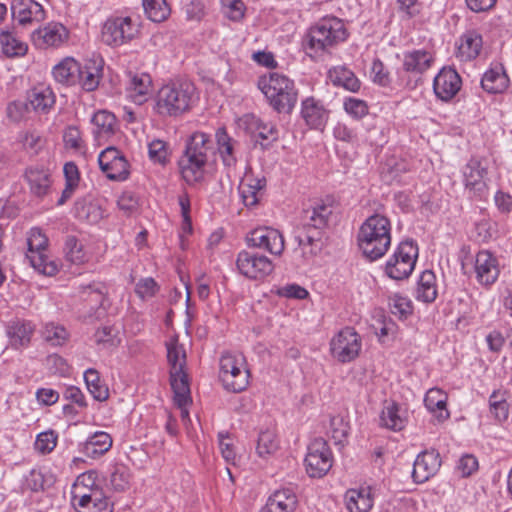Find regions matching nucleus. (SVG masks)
<instances>
[{
  "instance_id": "nucleus-1",
  "label": "nucleus",
  "mask_w": 512,
  "mask_h": 512,
  "mask_svg": "<svg viewBox=\"0 0 512 512\" xmlns=\"http://www.w3.org/2000/svg\"><path fill=\"white\" fill-rule=\"evenodd\" d=\"M357 241L365 258L370 261L382 258L391 245L390 220L379 214L368 217L359 229Z\"/></svg>"
},
{
  "instance_id": "nucleus-2",
  "label": "nucleus",
  "mask_w": 512,
  "mask_h": 512,
  "mask_svg": "<svg viewBox=\"0 0 512 512\" xmlns=\"http://www.w3.org/2000/svg\"><path fill=\"white\" fill-rule=\"evenodd\" d=\"M305 214V222L295 239L302 248L304 256H313L322 249L323 230L327 227L332 214V206L321 200L307 209Z\"/></svg>"
},
{
  "instance_id": "nucleus-3",
  "label": "nucleus",
  "mask_w": 512,
  "mask_h": 512,
  "mask_svg": "<svg viewBox=\"0 0 512 512\" xmlns=\"http://www.w3.org/2000/svg\"><path fill=\"white\" fill-rule=\"evenodd\" d=\"M210 149V137L203 132H195L187 140L178 160L180 174L187 184H195L204 178Z\"/></svg>"
},
{
  "instance_id": "nucleus-4",
  "label": "nucleus",
  "mask_w": 512,
  "mask_h": 512,
  "mask_svg": "<svg viewBox=\"0 0 512 512\" xmlns=\"http://www.w3.org/2000/svg\"><path fill=\"white\" fill-rule=\"evenodd\" d=\"M346 38L347 32L342 20L336 17L323 18L307 34L306 53L317 59Z\"/></svg>"
},
{
  "instance_id": "nucleus-5",
  "label": "nucleus",
  "mask_w": 512,
  "mask_h": 512,
  "mask_svg": "<svg viewBox=\"0 0 512 512\" xmlns=\"http://www.w3.org/2000/svg\"><path fill=\"white\" fill-rule=\"evenodd\" d=\"M258 87L278 113H290L298 98L293 80L277 72L259 79Z\"/></svg>"
},
{
  "instance_id": "nucleus-6",
  "label": "nucleus",
  "mask_w": 512,
  "mask_h": 512,
  "mask_svg": "<svg viewBox=\"0 0 512 512\" xmlns=\"http://www.w3.org/2000/svg\"><path fill=\"white\" fill-rule=\"evenodd\" d=\"M195 91L189 82H177L164 85L155 98V110L162 116H178L186 112L191 105Z\"/></svg>"
},
{
  "instance_id": "nucleus-7",
  "label": "nucleus",
  "mask_w": 512,
  "mask_h": 512,
  "mask_svg": "<svg viewBox=\"0 0 512 512\" xmlns=\"http://www.w3.org/2000/svg\"><path fill=\"white\" fill-rule=\"evenodd\" d=\"M250 372L241 353L225 352L220 358V380L230 392L239 393L249 385Z\"/></svg>"
},
{
  "instance_id": "nucleus-8",
  "label": "nucleus",
  "mask_w": 512,
  "mask_h": 512,
  "mask_svg": "<svg viewBox=\"0 0 512 512\" xmlns=\"http://www.w3.org/2000/svg\"><path fill=\"white\" fill-rule=\"evenodd\" d=\"M418 252V246L412 240L402 241L386 262V275L394 280L408 278L415 268Z\"/></svg>"
},
{
  "instance_id": "nucleus-9",
  "label": "nucleus",
  "mask_w": 512,
  "mask_h": 512,
  "mask_svg": "<svg viewBox=\"0 0 512 512\" xmlns=\"http://www.w3.org/2000/svg\"><path fill=\"white\" fill-rule=\"evenodd\" d=\"M28 252L26 258L31 266L39 273L47 276H53L57 273V265L48 259L46 248L48 238L39 228H32L27 237Z\"/></svg>"
},
{
  "instance_id": "nucleus-10",
  "label": "nucleus",
  "mask_w": 512,
  "mask_h": 512,
  "mask_svg": "<svg viewBox=\"0 0 512 512\" xmlns=\"http://www.w3.org/2000/svg\"><path fill=\"white\" fill-rule=\"evenodd\" d=\"M139 33V25L129 16H115L108 18L102 27V41L118 47L133 40Z\"/></svg>"
},
{
  "instance_id": "nucleus-11",
  "label": "nucleus",
  "mask_w": 512,
  "mask_h": 512,
  "mask_svg": "<svg viewBox=\"0 0 512 512\" xmlns=\"http://www.w3.org/2000/svg\"><path fill=\"white\" fill-rule=\"evenodd\" d=\"M362 338L352 327H345L330 340V353L341 363L351 362L359 356Z\"/></svg>"
},
{
  "instance_id": "nucleus-12",
  "label": "nucleus",
  "mask_w": 512,
  "mask_h": 512,
  "mask_svg": "<svg viewBox=\"0 0 512 512\" xmlns=\"http://www.w3.org/2000/svg\"><path fill=\"white\" fill-rule=\"evenodd\" d=\"M463 181L465 189L471 198L484 200L488 197L489 187L486 176L487 167L478 158H471L463 167Z\"/></svg>"
},
{
  "instance_id": "nucleus-13",
  "label": "nucleus",
  "mask_w": 512,
  "mask_h": 512,
  "mask_svg": "<svg viewBox=\"0 0 512 512\" xmlns=\"http://www.w3.org/2000/svg\"><path fill=\"white\" fill-rule=\"evenodd\" d=\"M238 271L251 280H263L274 271L273 262L265 255L242 250L236 259Z\"/></svg>"
},
{
  "instance_id": "nucleus-14",
  "label": "nucleus",
  "mask_w": 512,
  "mask_h": 512,
  "mask_svg": "<svg viewBox=\"0 0 512 512\" xmlns=\"http://www.w3.org/2000/svg\"><path fill=\"white\" fill-rule=\"evenodd\" d=\"M305 466L308 475L312 478L323 477L332 467V453L322 438L315 439L308 446Z\"/></svg>"
},
{
  "instance_id": "nucleus-15",
  "label": "nucleus",
  "mask_w": 512,
  "mask_h": 512,
  "mask_svg": "<svg viewBox=\"0 0 512 512\" xmlns=\"http://www.w3.org/2000/svg\"><path fill=\"white\" fill-rule=\"evenodd\" d=\"M101 171L113 181H124L129 176V163L115 147H107L98 156Z\"/></svg>"
},
{
  "instance_id": "nucleus-16",
  "label": "nucleus",
  "mask_w": 512,
  "mask_h": 512,
  "mask_svg": "<svg viewBox=\"0 0 512 512\" xmlns=\"http://www.w3.org/2000/svg\"><path fill=\"white\" fill-rule=\"evenodd\" d=\"M248 246L265 250L272 255L280 256L285 248L283 235L271 227L253 229L246 237Z\"/></svg>"
},
{
  "instance_id": "nucleus-17",
  "label": "nucleus",
  "mask_w": 512,
  "mask_h": 512,
  "mask_svg": "<svg viewBox=\"0 0 512 512\" xmlns=\"http://www.w3.org/2000/svg\"><path fill=\"white\" fill-rule=\"evenodd\" d=\"M462 86V80L457 71L453 68L440 70L433 81V90L437 98L442 101H449L456 96Z\"/></svg>"
},
{
  "instance_id": "nucleus-18",
  "label": "nucleus",
  "mask_w": 512,
  "mask_h": 512,
  "mask_svg": "<svg viewBox=\"0 0 512 512\" xmlns=\"http://www.w3.org/2000/svg\"><path fill=\"white\" fill-rule=\"evenodd\" d=\"M440 466L441 459L437 451L421 452L414 461L412 478L416 483H424L438 472Z\"/></svg>"
},
{
  "instance_id": "nucleus-19",
  "label": "nucleus",
  "mask_w": 512,
  "mask_h": 512,
  "mask_svg": "<svg viewBox=\"0 0 512 512\" xmlns=\"http://www.w3.org/2000/svg\"><path fill=\"white\" fill-rule=\"evenodd\" d=\"M474 268L478 282L485 286L492 285L500 274L498 260L488 250H481L477 253Z\"/></svg>"
},
{
  "instance_id": "nucleus-20",
  "label": "nucleus",
  "mask_w": 512,
  "mask_h": 512,
  "mask_svg": "<svg viewBox=\"0 0 512 512\" xmlns=\"http://www.w3.org/2000/svg\"><path fill=\"white\" fill-rule=\"evenodd\" d=\"M127 97L137 105L145 103L152 94V79L146 73H131L127 75Z\"/></svg>"
},
{
  "instance_id": "nucleus-21",
  "label": "nucleus",
  "mask_w": 512,
  "mask_h": 512,
  "mask_svg": "<svg viewBox=\"0 0 512 512\" xmlns=\"http://www.w3.org/2000/svg\"><path fill=\"white\" fill-rule=\"evenodd\" d=\"M11 12L19 24L26 25L33 21H42L45 11L42 5L35 0H14L11 3Z\"/></svg>"
},
{
  "instance_id": "nucleus-22",
  "label": "nucleus",
  "mask_w": 512,
  "mask_h": 512,
  "mask_svg": "<svg viewBox=\"0 0 512 512\" xmlns=\"http://www.w3.org/2000/svg\"><path fill=\"white\" fill-rule=\"evenodd\" d=\"M68 37L66 28L59 23H50L32 33V42L38 48L59 46Z\"/></svg>"
},
{
  "instance_id": "nucleus-23",
  "label": "nucleus",
  "mask_w": 512,
  "mask_h": 512,
  "mask_svg": "<svg viewBox=\"0 0 512 512\" xmlns=\"http://www.w3.org/2000/svg\"><path fill=\"white\" fill-rule=\"evenodd\" d=\"M112 443V437L107 432L97 431L80 444V452L86 457L96 459L108 452Z\"/></svg>"
},
{
  "instance_id": "nucleus-24",
  "label": "nucleus",
  "mask_w": 512,
  "mask_h": 512,
  "mask_svg": "<svg viewBox=\"0 0 512 512\" xmlns=\"http://www.w3.org/2000/svg\"><path fill=\"white\" fill-rule=\"evenodd\" d=\"M25 179L29 184L30 191L37 197L48 194L52 184L49 170L39 166L28 167L25 171Z\"/></svg>"
},
{
  "instance_id": "nucleus-25",
  "label": "nucleus",
  "mask_w": 512,
  "mask_h": 512,
  "mask_svg": "<svg viewBox=\"0 0 512 512\" xmlns=\"http://www.w3.org/2000/svg\"><path fill=\"white\" fill-rule=\"evenodd\" d=\"M245 123L247 130L261 140L263 148L278 140V130L274 124L266 123L255 116H246Z\"/></svg>"
},
{
  "instance_id": "nucleus-26",
  "label": "nucleus",
  "mask_w": 512,
  "mask_h": 512,
  "mask_svg": "<svg viewBox=\"0 0 512 512\" xmlns=\"http://www.w3.org/2000/svg\"><path fill=\"white\" fill-rule=\"evenodd\" d=\"M217 150L226 168H234L237 164L236 147L238 142L228 135L224 127L218 128L215 134Z\"/></svg>"
},
{
  "instance_id": "nucleus-27",
  "label": "nucleus",
  "mask_w": 512,
  "mask_h": 512,
  "mask_svg": "<svg viewBox=\"0 0 512 512\" xmlns=\"http://www.w3.org/2000/svg\"><path fill=\"white\" fill-rule=\"evenodd\" d=\"M482 88L488 93H503L509 86V78L501 64L492 66L481 79Z\"/></svg>"
},
{
  "instance_id": "nucleus-28",
  "label": "nucleus",
  "mask_w": 512,
  "mask_h": 512,
  "mask_svg": "<svg viewBox=\"0 0 512 512\" xmlns=\"http://www.w3.org/2000/svg\"><path fill=\"white\" fill-rule=\"evenodd\" d=\"M301 115L306 124L315 129L324 126L328 118L324 106L313 97H308L302 101Z\"/></svg>"
},
{
  "instance_id": "nucleus-29",
  "label": "nucleus",
  "mask_w": 512,
  "mask_h": 512,
  "mask_svg": "<svg viewBox=\"0 0 512 512\" xmlns=\"http://www.w3.org/2000/svg\"><path fill=\"white\" fill-rule=\"evenodd\" d=\"M433 56L426 50H413L404 53L403 69L408 73L422 74L433 63Z\"/></svg>"
},
{
  "instance_id": "nucleus-30",
  "label": "nucleus",
  "mask_w": 512,
  "mask_h": 512,
  "mask_svg": "<svg viewBox=\"0 0 512 512\" xmlns=\"http://www.w3.org/2000/svg\"><path fill=\"white\" fill-rule=\"evenodd\" d=\"M349 512H369L373 506V497L369 487L349 489L345 494Z\"/></svg>"
},
{
  "instance_id": "nucleus-31",
  "label": "nucleus",
  "mask_w": 512,
  "mask_h": 512,
  "mask_svg": "<svg viewBox=\"0 0 512 512\" xmlns=\"http://www.w3.org/2000/svg\"><path fill=\"white\" fill-rule=\"evenodd\" d=\"M102 69V60H88L84 65L80 64V77L77 84L86 91H94L100 83Z\"/></svg>"
},
{
  "instance_id": "nucleus-32",
  "label": "nucleus",
  "mask_w": 512,
  "mask_h": 512,
  "mask_svg": "<svg viewBox=\"0 0 512 512\" xmlns=\"http://www.w3.org/2000/svg\"><path fill=\"white\" fill-rule=\"evenodd\" d=\"M91 121L94 125L93 135L98 141L107 140L116 131V117L106 110L96 112Z\"/></svg>"
},
{
  "instance_id": "nucleus-33",
  "label": "nucleus",
  "mask_w": 512,
  "mask_h": 512,
  "mask_svg": "<svg viewBox=\"0 0 512 512\" xmlns=\"http://www.w3.org/2000/svg\"><path fill=\"white\" fill-rule=\"evenodd\" d=\"M447 395L439 388H431L427 391L424 404L426 408L433 413L439 422L449 418V411L446 407Z\"/></svg>"
},
{
  "instance_id": "nucleus-34",
  "label": "nucleus",
  "mask_w": 512,
  "mask_h": 512,
  "mask_svg": "<svg viewBox=\"0 0 512 512\" xmlns=\"http://www.w3.org/2000/svg\"><path fill=\"white\" fill-rule=\"evenodd\" d=\"M170 384L174 392V402L177 406L191 403L188 377L184 370L170 371Z\"/></svg>"
},
{
  "instance_id": "nucleus-35",
  "label": "nucleus",
  "mask_w": 512,
  "mask_h": 512,
  "mask_svg": "<svg viewBox=\"0 0 512 512\" xmlns=\"http://www.w3.org/2000/svg\"><path fill=\"white\" fill-rule=\"evenodd\" d=\"M96 491H102V489L95 484L94 473H84L77 477L76 482L72 489V504L77 506L79 502H82V495L85 497H94Z\"/></svg>"
},
{
  "instance_id": "nucleus-36",
  "label": "nucleus",
  "mask_w": 512,
  "mask_h": 512,
  "mask_svg": "<svg viewBox=\"0 0 512 512\" xmlns=\"http://www.w3.org/2000/svg\"><path fill=\"white\" fill-rule=\"evenodd\" d=\"M80 64L73 58H65L53 69V76L59 83L76 85L79 82Z\"/></svg>"
},
{
  "instance_id": "nucleus-37",
  "label": "nucleus",
  "mask_w": 512,
  "mask_h": 512,
  "mask_svg": "<svg viewBox=\"0 0 512 512\" xmlns=\"http://www.w3.org/2000/svg\"><path fill=\"white\" fill-rule=\"evenodd\" d=\"M328 77L335 86H341L348 91L357 92L361 83L355 74L344 66H336L328 71Z\"/></svg>"
},
{
  "instance_id": "nucleus-38",
  "label": "nucleus",
  "mask_w": 512,
  "mask_h": 512,
  "mask_svg": "<svg viewBox=\"0 0 512 512\" xmlns=\"http://www.w3.org/2000/svg\"><path fill=\"white\" fill-rule=\"evenodd\" d=\"M481 48L482 36L477 31L470 30L461 37L458 54L462 60H472L479 55Z\"/></svg>"
},
{
  "instance_id": "nucleus-39",
  "label": "nucleus",
  "mask_w": 512,
  "mask_h": 512,
  "mask_svg": "<svg viewBox=\"0 0 512 512\" xmlns=\"http://www.w3.org/2000/svg\"><path fill=\"white\" fill-rule=\"evenodd\" d=\"M28 101L34 111L47 113L55 104V95L49 87H37L30 92Z\"/></svg>"
},
{
  "instance_id": "nucleus-40",
  "label": "nucleus",
  "mask_w": 512,
  "mask_h": 512,
  "mask_svg": "<svg viewBox=\"0 0 512 512\" xmlns=\"http://www.w3.org/2000/svg\"><path fill=\"white\" fill-rule=\"evenodd\" d=\"M32 332L33 326L30 322L17 320L10 322L7 326V335L11 345L16 348L28 344Z\"/></svg>"
},
{
  "instance_id": "nucleus-41",
  "label": "nucleus",
  "mask_w": 512,
  "mask_h": 512,
  "mask_svg": "<svg viewBox=\"0 0 512 512\" xmlns=\"http://www.w3.org/2000/svg\"><path fill=\"white\" fill-rule=\"evenodd\" d=\"M82 502L75 506L77 512H112L113 506L103 491H96L94 497L81 496Z\"/></svg>"
},
{
  "instance_id": "nucleus-42",
  "label": "nucleus",
  "mask_w": 512,
  "mask_h": 512,
  "mask_svg": "<svg viewBox=\"0 0 512 512\" xmlns=\"http://www.w3.org/2000/svg\"><path fill=\"white\" fill-rule=\"evenodd\" d=\"M416 297L425 303L433 302L437 297L436 276L431 270L424 271L419 279Z\"/></svg>"
},
{
  "instance_id": "nucleus-43",
  "label": "nucleus",
  "mask_w": 512,
  "mask_h": 512,
  "mask_svg": "<svg viewBox=\"0 0 512 512\" xmlns=\"http://www.w3.org/2000/svg\"><path fill=\"white\" fill-rule=\"evenodd\" d=\"M0 44L3 53L8 57L23 56L27 52V44L21 41L13 31L2 30L0 32Z\"/></svg>"
},
{
  "instance_id": "nucleus-44",
  "label": "nucleus",
  "mask_w": 512,
  "mask_h": 512,
  "mask_svg": "<svg viewBox=\"0 0 512 512\" xmlns=\"http://www.w3.org/2000/svg\"><path fill=\"white\" fill-rule=\"evenodd\" d=\"M75 213L78 218L95 224L105 217L106 210L99 202L86 203L84 200H78L75 203Z\"/></svg>"
},
{
  "instance_id": "nucleus-45",
  "label": "nucleus",
  "mask_w": 512,
  "mask_h": 512,
  "mask_svg": "<svg viewBox=\"0 0 512 512\" xmlns=\"http://www.w3.org/2000/svg\"><path fill=\"white\" fill-rule=\"evenodd\" d=\"M381 425L393 430L400 431L405 426V418L400 413V406L394 402L384 406L381 416Z\"/></svg>"
},
{
  "instance_id": "nucleus-46",
  "label": "nucleus",
  "mask_w": 512,
  "mask_h": 512,
  "mask_svg": "<svg viewBox=\"0 0 512 512\" xmlns=\"http://www.w3.org/2000/svg\"><path fill=\"white\" fill-rule=\"evenodd\" d=\"M84 380L88 391L97 401H105L109 397L108 387L101 381L97 370L89 368L84 372Z\"/></svg>"
},
{
  "instance_id": "nucleus-47",
  "label": "nucleus",
  "mask_w": 512,
  "mask_h": 512,
  "mask_svg": "<svg viewBox=\"0 0 512 512\" xmlns=\"http://www.w3.org/2000/svg\"><path fill=\"white\" fill-rule=\"evenodd\" d=\"M280 512H293L297 506L296 494L289 488L277 490L267 501Z\"/></svg>"
},
{
  "instance_id": "nucleus-48",
  "label": "nucleus",
  "mask_w": 512,
  "mask_h": 512,
  "mask_svg": "<svg viewBox=\"0 0 512 512\" xmlns=\"http://www.w3.org/2000/svg\"><path fill=\"white\" fill-rule=\"evenodd\" d=\"M142 5L146 16L153 22H163L171 13L166 0H142Z\"/></svg>"
},
{
  "instance_id": "nucleus-49",
  "label": "nucleus",
  "mask_w": 512,
  "mask_h": 512,
  "mask_svg": "<svg viewBox=\"0 0 512 512\" xmlns=\"http://www.w3.org/2000/svg\"><path fill=\"white\" fill-rule=\"evenodd\" d=\"M264 187V179H252L250 183H242L240 194L244 205L247 207L255 206L259 201L258 195Z\"/></svg>"
},
{
  "instance_id": "nucleus-50",
  "label": "nucleus",
  "mask_w": 512,
  "mask_h": 512,
  "mask_svg": "<svg viewBox=\"0 0 512 512\" xmlns=\"http://www.w3.org/2000/svg\"><path fill=\"white\" fill-rule=\"evenodd\" d=\"M166 346L170 371L184 370L186 365V353L184 347L180 345L177 340H171Z\"/></svg>"
},
{
  "instance_id": "nucleus-51",
  "label": "nucleus",
  "mask_w": 512,
  "mask_h": 512,
  "mask_svg": "<svg viewBox=\"0 0 512 512\" xmlns=\"http://www.w3.org/2000/svg\"><path fill=\"white\" fill-rule=\"evenodd\" d=\"M130 470L123 464H116L112 468L109 483L112 489L116 492H123L130 486Z\"/></svg>"
},
{
  "instance_id": "nucleus-52",
  "label": "nucleus",
  "mask_w": 512,
  "mask_h": 512,
  "mask_svg": "<svg viewBox=\"0 0 512 512\" xmlns=\"http://www.w3.org/2000/svg\"><path fill=\"white\" fill-rule=\"evenodd\" d=\"M278 449V441L276 435L271 430L260 432L257 440L256 451L257 454L265 458L272 455Z\"/></svg>"
},
{
  "instance_id": "nucleus-53",
  "label": "nucleus",
  "mask_w": 512,
  "mask_h": 512,
  "mask_svg": "<svg viewBox=\"0 0 512 512\" xmlns=\"http://www.w3.org/2000/svg\"><path fill=\"white\" fill-rule=\"evenodd\" d=\"M169 145L160 139L151 141L148 145V155L153 163L165 166L170 159Z\"/></svg>"
},
{
  "instance_id": "nucleus-54",
  "label": "nucleus",
  "mask_w": 512,
  "mask_h": 512,
  "mask_svg": "<svg viewBox=\"0 0 512 512\" xmlns=\"http://www.w3.org/2000/svg\"><path fill=\"white\" fill-rule=\"evenodd\" d=\"M490 412L499 422L508 418V403L504 395L499 391H494L489 398Z\"/></svg>"
},
{
  "instance_id": "nucleus-55",
  "label": "nucleus",
  "mask_w": 512,
  "mask_h": 512,
  "mask_svg": "<svg viewBox=\"0 0 512 512\" xmlns=\"http://www.w3.org/2000/svg\"><path fill=\"white\" fill-rule=\"evenodd\" d=\"M65 255L73 264H82L86 260L82 245L75 236H68L65 242Z\"/></svg>"
},
{
  "instance_id": "nucleus-56",
  "label": "nucleus",
  "mask_w": 512,
  "mask_h": 512,
  "mask_svg": "<svg viewBox=\"0 0 512 512\" xmlns=\"http://www.w3.org/2000/svg\"><path fill=\"white\" fill-rule=\"evenodd\" d=\"M58 435L53 430L41 432L37 435L34 448L37 452L49 454L56 447Z\"/></svg>"
},
{
  "instance_id": "nucleus-57",
  "label": "nucleus",
  "mask_w": 512,
  "mask_h": 512,
  "mask_svg": "<svg viewBox=\"0 0 512 512\" xmlns=\"http://www.w3.org/2000/svg\"><path fill=\"white\" fill-rule=\"evenodd\" d=\"M43 337L51 345L60 346L67 340L68 332L63 326L49 323L44 327Z\"/></svg>"
},
{
  "instance_id": "nucleus-58",
  "label": "nucleus",
  "mask_w": 512,
  "mask_h": 512,
  "mask_svg": "<svg viewBox=\"0 0 512 512\" xmlns=\"http://www.w3.org/2000/svg\"><path fill=\"white\" fill-rule=\"evenodd\" d=\"M348 423L340 416H334L330 420V433L335 444L342 445L348 436Z\"/></svg>"
},
{
  "instance_id": "nucleus-59",
  "label": "nucleus",
  "mask_w": 512,
  "mask_h": 512,
  "mask_svg": "<svg viewBox=\"0 0 512 512\" xmlns=\"http://www.w3.org/2000/svg\"><path fill=\"white\" fill-rule=\"evenodd\" d=\"M389 307L392 314L403 317L412 313L411 301L404 296L395 294L389 298Z\"/></svg>"
},
{
  "instance_id": "nucleus-60",
  "label": "nucleus",
  "mask_w": 512,
  "mask_h": 512,
  "mask_svg": "<svg viewBox=\"0 0 512 512\" xmlns=\"http://www.w3.org/2000/svg\"><path fill=\"white\" fill-rule=\"evenodd\" d=\"M344 109L355 119H360L368 114L367 103L357 98H347L344 101Z\"/></svg>"
},
{
  "instance_id": "nucleus-61",
  "label": "nucleus",
  "mask_w": 512,
  "mask_h": 512,
  "mask_svg": "<svg viewBox=\"0 0 512 512\" xmlns=\"http://www.w3.org/2000/svg\"><path fill=\"white\" fill-rule=\"evenodd\" d=\"M63 141L66 148L80 150L83 147L81 132L76 126H68L63 133Z\"/></svg>"
},
{
  "instance_id": "nucleus-62",
  "label": "nucleus",
  "mask_w": 512,
  "mask_h": 512,
  "mask_svg": "<svg viewBox=\"0 0 512 512\" xmlns=\"http://www.w3.org/2000/svg\"><path fill=\"white\" fill-rule=\"evenodd\" d=\"M186 19L192 22H200L206 15L205 5L200 0H192L184 7Z\"/></svg>"
},
{
  "instance_id": "nucleus-63",
  "label": "nucleus",
  "mask_w": 512,
  "mask_h": 512,
  "mask_svg": "<svg viewBox=\"0 0 512 512\" xmlns=\"http://www.w3.org/2000/svg\"><path fill=\"white\" fill-rule=\"evenodd\" d=\"M26 482L32 491H40L51 484V477L47 478L40 470L33 469L29 473Z\"/></svg>"
},
{
  "instance_id": "nucleus-64",
  "label": "nucleus",
  "mask_w": 512,
  "mask_h": 512,
  "mask_svg": "<svg viewBox=\"0 0 512 512\" xmlns=\"http://www.w3.org/2000/svg\"><path fill=\"white\" fill-rule=\"evenodd\" d=\"M29 106V101H13L7 107V115L12 121L19 122L28 114Z\"/></svg>"
}]
</instances>
